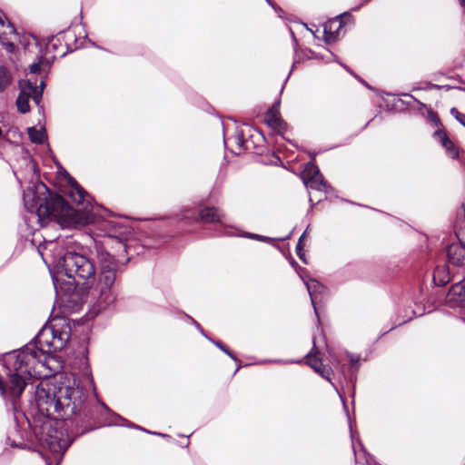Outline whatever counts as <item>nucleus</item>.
I'll return each instance as SVG.
<instances>
[{
	"label": "nucleus",
	"instance_id": "18",
	"mask_svg": "<svg viewBox=\"0 0 465 465\" xmlns=\"http://www.w3.org/2000/svg\"><path fill=\"white\" fill-rule=\"evenodd\" d=\"M450 114L465 127V114L460 113L456 107L450 109Z\"/></svg>",
	"mask_w": 465,
	"mask_h": 465
},
{
	"label": "nucleus",
	"instance_id": "9",
	"mask_svg": "<svg viewBox=\"0 0 465 465\" xmlns=\"http://www.w3.org/2000/svg\"><path fill=\"white\" fill-rule=\"evenodd\" d=\"M264 121L269 126L278 132L285 130L286 128V124L281 118L280 113L276 106H272L266 112Z\"/></svg>",
	"mask_w": 465,
	"mask_h": 465
},
{
	"label": "nucleus",
	"instance_id": "11",
	"mask_svg": "<svg viewBox=\"0 0 465 465\" xmlns=\"http://www.w3.org/2000/svg\"><path fill=\"white\" fill-rule=\"evenodd\" d=\"M19 87L21 91L16 99V106L21 114H26L30 111L29 99L31 98V93H27L22 82L19 83Z\"/></svg>",
	"mask_w": 465,
	"mask_h": 465
},
{
	"label": "nucleus",
	"instance_id": "29",
	"mask_svg": "<svg viewBox=\"0 0 465 465\" xmlns=\"http://www.w3.org/2000/svg\"><path fill=\"white\" fill-rule=\"evenodd\" d=\"M88 382H89L90 386H93V381L92 380H88Z\"/></svg>",
	"mask_w": 465,
	"mask_h": 465
},
{
	"label": "nucleus",
	"instance_id": "6",
	"mask_svg": "<svg viewBox=\"0 0 465 465\" xmlns=\"http://www.w3.org/2000/svg\"><path fill=\"white\" fill-rule=\"evenodd\" d=\"M305 184L311 189L323 191L326 188V183L320 173L319 168L313 163H309L305 169Z\"/></svg>",
	"mask_w": 465,
	"mask_h": 465
},
{
	"label": "nucleus",
	"instance_id": "8",
	"mask_svg": "<svg viewBox=\"0 0 465 465\" xmlns=\"http://www.w3.org/2000/svg\"><path fill=\"white\" fill-rule=\"evenodd\" d=\"M435 139L441 144L445 149L446 154L451 159L459 158V148L456 144L449 138L447 133L439 129L434 133Z\"/></svg>",
	"mask_w": 465,
	"mask_h": 465
},
{
	"label": "nucleus",
	"instance_id": "4",
	"mask_svg": "<svg viewBox=\"0 0 465 465\" xmlns=\"http://www.w3.org/2000/svg\"><path fill=\"white\" fill-rule=\"evenodd\" d=\"M70 198L76 203V208L70 206L64 199L49 192L40 183L24 192L25 206L31 212L36 211L39 218H54L62 227H74L90 223L93 218V204L90 195L75 181L70 180Z\"/></svg>",
	"mask_w": 465,
	"mask_h": 465
},
{
	"label": "nucleus",
	"instance_id": "25",
	"mask_svg": "<svg viewBox=\"0 0 465 465\" xmlns=\"http://www.w3.org/2000/svg\"><path fill=\"white\" fill-rule=\"evenodd\" d=\"M7 28H8L10 34H14V35L16 34V30H15V26L10 22H8Z\"/></svg>",
	"mask_w": 465,
	"mask_h": 465
},
{
	"label": "nucleus",
	"instance_id": "2",
	"mask_svg": "<svg viewBox=\"0 0 465 465\" xmlns=\"http://www.w3.org/2000/svg\"><path fill=\"white\" fill-rule=\"evenodd\" d=\"M70 336L71 328L64 322L45 326L21 351L8 353L2 363L8 380L4 381L0 377V395L15 401L28 380L52 375L54 371L52 363L55 361L53 352L62 350Z\"/></svg>",
	"mask_w": 465,
	"mask_h": 465
},
{
	"label": "nucleus",
	"instance_id": "12",
	"mask_svg": "<svg viewBox=\"0 0 465 465\" xmlns=\"http://www.w3.org/2000/svg\"><path fill=\"white\" fill-rule=\"evenodd\" d=\"M22 83L27 93H31V98H33L36 104H39L43 96L45 83L42 81L40 83V86H36L35 83H33L30 80Z\"/></svg>",
	"mask_w": 465,
	"mask_h": 465
},
{
	"label": "nucleus",
	"instance_id": "35",
	"mask_svg": "<svg viewBox=\"0 0 465 465\" xmlns=\"http://www.w3.org/2000/svg\"><path fill=\"white\" fill-rule=\"evenodd\" d=\"M101 406H102L103 408H106V406H105L104 403H102V404H101Z\"/></svg>",
	"mask_w": 465,
	"mask_h": 465
},
{
	"label": "nucleus",
	"instance_id": "23",
	"mask_svg": "<svg viewBox=\"0 0 465 465\" xmlns=\"http://www.w3.org/2000/svg\"><path fill=\"white\" fill-rule=\"evenodd\" d=\"M215 344L223 351H224L226 354H228L231 358L234 359L233 355L232 354V352L226 348L224 347L220 341H217L215 342Z\"/></svg>",
	"mask_w": 465,
	"mask_h": 465
},
{
	"label": "nucleus",
	"instance_id": "21",
	"mask_svg": "<svg viewBox=\"0 0 465 465\" xmlns=\"http://www.w3.org/2000/svg\"><path fill=\"white\" fill-rule=\"evenodd\" d=\"M2 45L5 46V50L9 53H13L15 51V45L12 42L2 40Z\"/></svg>",
	"mask_w": 465,
	"mask_h": 465
},
{
	"label": "nucleus",
	"instance_id": "24",
	"mask_svg": "<svg viewBox=\"0 0 465 465\" xmlns=\"http://www.w3.org/2000/svg\"><path fill=\"white\" fill-rule=\"evenodd\" d=\"M30 71L33 74L38 73L40 71V63H34L33 64H31Z\"/></svg>",
	"mask_w": 465,
	"mask_h": 465
},
{
	"label": "nucleus",
	"instance_id": "31",
	"mask_svg": "<svg viewBox=\"0 0 465 465\" xmlns=\"http://www.w3.org/2000/svg\"><path fill=\"white\" fill-rule=\"evenodd\" d=\"M64 54H65V52H62L60 55L64 56Z\"/></svg>",
	"mask_w": 465,
	"mask_h": 465
},
{
	"label": "nucleus",
	"instance_id": "32",
	"mask_svg": "<svg viewBox=\"0 0 465 465\" xmlns=\"http://www.w3.org/2000/svg\"><path fill=\"white\" fill-rule=\"evenodd\" d=\"M252 238H260L259 235H253Z\"/></svg>",
	"mask_w": 465,
	"mask_h": 465
},
{
	"label": "nucleus",
	"instance_id": "30",
	"mask_svg": "<svg viewBox=\"0 0 465 465\" xmlns=\"http://www.w3.org/2000/svg\"><path fill=\"white\" fill-rule=\"evenodd\" d=\"M56 282H57V280L54 281V285L55 286V288H57Z\"/></svg>",
	"mask_w": 465,
	"mask_h": 465
},
{
	"label": "nucleus",
	"instance_id": "3",
	"mask_svg": "<svg viewBox=\"0 0 465 465\" xmlns=\"http://www.w3.org/2000/svg\"><path fill=\"white\" fill-rule=\"evenodd\" d=\"M100 271L95 278L94 262L77 252H66L56 262L59 273L73 280L71 285L82 284L85 290L84 302L91 307L90 312L97 315L112 306L117 298L116 287L118 262L108 252H98Z\"/></svg>",
	"mask_w": 465,
	"mask_h": 465
},
{
	"label": "nucleus",
	"instance_id": "5",
	"mask_svg": "<svg viewBox=\"0 0 465 465\" xmlns=\"http://www.w3.org/2000/svg\"><path fill=\"white\" fill-rule=\"evenodd\" d=\"M318 354L319 351L316 347L315 340L313 339L312 348L306 355V362L316 373L330 381L332 371L330 367L322 365V360L318 357Z\"/></svg>",
	"mask_w": 465,
	"mask_h": 465
},
{
	"label": "nucleus",
	"instance_id": "16",
	"mask_svg": "<svg viewBox=\"0 0 465 465\" xmlns=\"http://www.w3.org/2000/svg\"><path fill=\"white\" fill-rule=\"evenodd\" d=\"M28 134L33 143H43L45 140V132L44 129L31 127L28 129Z\"/></svg>",
	"mask_w": 465,
	"mask_h": 465
},
{
	"label": "nucleus",
	"instance_id": "15",
	"mask_svg": "<svg viewBox=\"0 0 465 465\" xmlns=\"http://www.w3.org/2000/svg\"><path fill=\"white\" fill-rule=\"evenodd\" d=\"M12 83V75L5 66H0V93L4 92Z\"/></svg>",
	"mask_w": 465,
	"mask_h": 465
},
{
	"label": "nucleus",
	"instance_id": "13",
	"mask_svg": "<svg viewBox=\"0 0 465 465\" xmlns=\"http://www.w3.org/2000/svg\"><path fill=\"white\" fill-rule=\"evenodd\" d=\"M306 287H307L308 292L310 294L312 303L314 308V312L317 314V309L315 307V302H316L318 294H321L324 291V286L322 284H321L316 280H310L309 282H306Z\"/></svg>",
	"mask_w": 465,
	"mask_h": 465
},
{
	"label": "nucleus",
	"instance_id": "20",
	"mask_svg": "<svg viewBox=\"0 0 465 465\" xmlns=\"http://www.w3.org/2000/svg\"><path fill=\"white\" fill-rule=\"evenodd\" d=\"M456 236L458 238V242L465 245V224L457 230Z\"/></svg>",
	"mask_w": 465,
	"mask_h": 465
},
{
	"label": "nucleus",
	"instance_id": "26",
	"mask_svg": "<svg viewBox=\"0 0 465 465\" xmlns=\"http://www.w3.org/2000/svg\"><path fill=\"white\" fill-rule=\"evenodd\" d=\"M460 6L463 7L465 9V0H458Z\"/></svg>",
	"mask_w": 465,
	"mask_h": 465
},
{
	"label": "nucleus",
	"instance_id": "28",
	"mask_svg": "<svg viewBox=\"0 0 465 465\" xmlns=\"http://www.w3.org/2000/svg\"><path fill=\"white\" fill-rule=\"evenodd\" d=\"M4 25H5V22H4L3 18L0 17V25L4 26Z\"/></svg>",
	"mask_w": 465,
	"mask_h": 465
},
{
	"label": "nucleus",
	"instance_id": "34",
	"mask_svg": "<svg viewBox=\"0 0 465 465\" xmlns=\"http://www.w3.org/2000/svg\"><path fill=\"white\" fill-rule=\"evenodd\" d=\"M0 377H1V378H3L1 374H0ZM2 380H3L4 381H5V380H4V379H2ZM7 380H8V378L6 377V381H7Z\"/></svg>",
	"mask_w": 465,
	"mask_h": 465
},
{
	"label": "nucleus",
	"instance_id": "10",
	"mask_svg": "<svg viewBox=\"0 0 465 465\" xmlns=\"http://www.w3.org/2000/svg\"><path fill=\"white\" fill-rule=\"evenodd\" d=\"M200 217L204 223H223V214L218 208L205 207L200 211Z\"/></svg>",
	"mask_w": 465,
	"mask_h": 465
},
{
	"label": "nucleus",
	"instance_id": "17",
	"mask_svg": "<svg viewBox=\"0 0 465 465\" xmlns=\"http://www.w3.org/2000/svg\"><path fill=\"white\" fill-rule=\"evenodd\" d=\"M304 236H305V232H303L302 234V236L300 237V239L296 244V253H297L298 257L303 262H305L304 252H303V242H302Z\"/></svg>",
	"mask_w": 465,
	"mask_h": 465
},
{
	"label": "nucleus",
	"instance_id": "36",
	"mask_svg": "<svg viewBox=\"0 0 465 465\" xmlns=\"http://www.w3.org/2000/svg\"><path fill=\"white\" fill-rule=\"evenodd\" d=\"M266 1H267L270 5H272V4H271V2H270V0H266Z\"/></svg>",
	"mask_w": 465,
	"mask_h": 465
},
{
	"label": "nucleus",
	"instance_id": "7",
	"mask_svg": "<svg viewBox=\"0 0 465 465\" xmlns=\"http://www.w3.org/2000/svg\"><path fill=\"white\" fill-rule=\"evenodd\" d=\"M449 263L453 266L465 265V245L457 242L449 244L446 248Z\"/></svg>",
	"mask_w": 465,
	"mask_h": 465
},
{
	"label": "nucleus",
	"instance_id": "19",
	"mask_svg": "<svg viewBox=\"0 0 465 465\" xmlns=\"http://www.w3.org/2000/svg\"><path fill=\"white\" fill-rule=\"evenodd\" d=\"M335 25H337V29L335 30V33L338 35L339 34L338 31L341 27V23L338 20L330 22L329 25H326L324 26V33L328 34L330 32L331 34H332L331 30H332V27Z\"/></svg>",
	"mask_w": 465,
	"mask_h": 465
},
{
	"label": "nucleus",
	"instance_id": "27",
	"mask_svg": "<svg viewBox=\"0 0 465 465\" xmlns=\"http://www.w3.org/2000/svg\"><path fill=\"white\" fill-rule=\"evenodd\" d=\"M194 324L196 325L197 329L200 330L202 333H203V331L201 325L199 323H197L196 322H194Z\"/></svg>",
	"mask_w": 465,
	"mask_h": 465
},
{
	"label": "nucleus",
	"instance_id": "14",
	"mask_svg": "<svg viewBox=\"0 0 465 465\" xmlns=\"http://www.w3.org/2000/svg\"><path fill=\"white\" fill-rule=\"evenodd\" d=\"M450 280V272L445 267H437L433 272V282L438 286H444Z\"/></svg>",
	"mask_w": 465,
	"mask_h": 465
},
{
	"label": "nucleus",
	"instance_id": "33",
	"mask_svg": "<svg viewBox=\"0 0 465 465\" xmlns=\"http://www.w3.org/2000/svg\"><path fill=\"white\" fill-rule=\"evenodd\" d=\"M351 362H354V361H355V359H354V358H351Z\"/></svg>",
	"mask_w": 465,
	"mask_h": 465
},
{
	"label": "nucleus",
	"instance_id": "22",
	"mask_svg": "<svg viewBox=\"0 0 465 465\" xmlns=\"http://www.w3.org/2000/svg\"><path fill=\"white\" fill-rule=\"evenodd\" d=\"M60 42V39L59 38H52V40L49 42V44L47 45V49L49 50L50 48L55 50L57 48V44Z\"/></svg>",
	"mask_w": 465,
	"mask_h": 465
},
{
	"label": "nucleus",
	"instance_id": "1",
	"mask_svg": "<svg viewBox=\"0 0 465 465\" xmlns=\"http://www.w3.org/2000/svg\"><path fill=\"white\" fill-rule=\"evenodd\" d=\"M87 390L75 380L41 382L35 391L36 411L32 420L27 418L39 443L47 448L59 463L72 440L63 430L64 421L76 414L94 418L93 409L86 402Z\"/></svg>",
	"mask_w": 465,
	"mask_h": 465
}]
</instances>
